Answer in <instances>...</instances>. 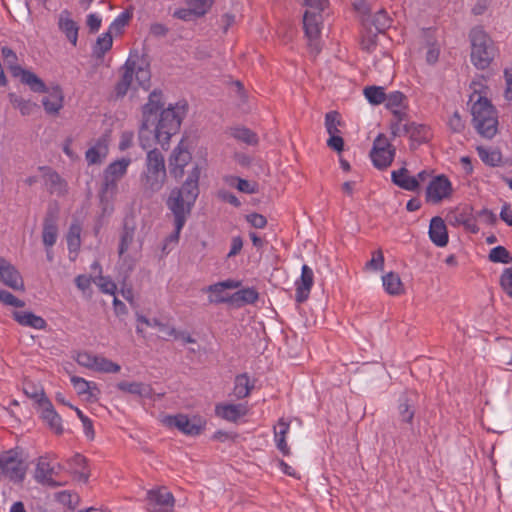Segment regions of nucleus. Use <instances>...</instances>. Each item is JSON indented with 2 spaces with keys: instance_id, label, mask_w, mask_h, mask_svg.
Segmentation results:
<instances>
[{
  "instance_id": "nucleus-1",
  "label": "nucleus",
  "mask_w": 512,
  "mask_h": 512,
  "mask_svg": "<svg viewBox=\"0 0 512 512\" xmlns=\"http://www.w3.org/2000/svg\"><path fill=\"white\" fill-rule=\"evenodd\" d=\"M200 173V167L197 164L194 165L182 186L173 188L166 200V206L173 215L175 228L168 237L169 241L179 240L180 232L192 212L200 193Z\"/></svg>"
},
{
  "instance_id": "nucleus-2",
  "label": "nucleus",
  "mask_w": 512,
  "mask_h": 512,
  "mask_svg": "<svg viewBox=\"0 0 512 512\" xmlns=\"http://www.w3.org/2000/svg\"><path fill=\"white\" fill-rule=\"evenodd\" d=\"M166 179L167 171L164 155L157 148L148 150L145 166L140 175L143 193L149 197L158 193L163 188Z\"/></svg>"
},
{
  "instance_id": "nucleus-3",
  "label": "nucleus",
  "mask_w": 512,
  "mask_h": 512,
  "mask_svg": "<svg viewBox=\"0 0 512 512\" xmlns=\"http://www.w3.org/2000/svg\"><path fill=\"white\" fill-rule=\"evenodd\" d=\"M471 45L470 59L479 70L488 68L495 58L497 48L490 35L481 26L473 27L469 32Z\"/></svg>"
},
{
  "instance_id": "nucleus-4",
  "label": "nucleus",
  "mask_w": 512,
  "mask_h": 512,
  "mask_svg": "<svg viewBox=\"0 0 512 512\" xmlns=\"http://www.w3.org/2000/svg\"><path fill=\"white\" fill-rule=\"evenodd\" d=\"M185 112L186 105L177 104L163 109L157 117L154 136L164 150L168 149L171 137L178 133Z\"/></svg>"
},
{
  "instance_id": "nucleus-5",
  "label": "nucleus",
  "mask_w": 512,
  "mask_h": 512,
  "mask_svg": "<svg viewBox=\"0 0 512 512\" xmlns=\"http://www.w3.org/2000/svg\"><path fill=\"white\" fill-rule=\"evenodd\" d=\"M495 113L493 105L486 97L479 96L471 107L475 129L488 139H491L497 132L498 121Z\"/></svg>"
},
{
  "instance_id": "nucleus-6",
  "label": "nucleus",
  "mask_w": 512,
  "mask_h": 512,
  "mask_svg": "<svg viewBox=\"0 0 512 512\" xmlns=\"http://www.w3.org/2000/svg\"><path fill=\"white\" fill-rule=\"evenodd\" d=\"M0 472L13 481H23L26 467L18 447L0 453Z\"/></svg>"
},
{
  "instance_id": "nucleus-7",
  "label": "nucleus",
  "mask_w": 512,
  "mask_h": 512,
  "mask_svg": "<svg viewBox=\"0 0 512 512\" xmlns=\"http://www.w3.org/2000/svg\"><path fill=\"white\" fill-rule=\"evenodd\" d=\"M163 422L166 426L177 428L189 436L199 435L205 427V420L200 416L190 418L184 414L168 415L164 418Z\"/></svg>"
},
{
  "instance_id": "nucleus-8",
  "label": "nucleus",
  "mask_w": 512,
  "mask_h": 512,
  "mask_svg": "<svg viewBox=\"0 0 512 512\" xmlns=\"http://www.w3.org/2000/svg\"><path fill=\"white\" fill-rule=\"evenodd\" d=\"M452 184L444 174L435 176L428 184L425 193L427 203L438 204L452 194Z\"/></svg>"
},
{
  "instance_id": "nucleus-9",
  "label": "nucleus",
  "mask_w": 512,
  "mask_h": 512,
  "mask_svg": "<svg viewBox=\"0 0 512 512\" xmlns=\"http://www.w3.org/2000/svg\"><path fill=\"white\" fill-rule=\"evenodd\" d=\"M25 393L32 398H40L38 399L39 405L43 408L42 417L48 423L49 427L55 431L56 434L60 435L63 432V427L61 424V417L54 410V407L50 400L45 397L43 390L38 394L37 392L29 393L27 389H25Z\"/></svg>"
},
{
  "instance_id": "nucleus-10",
  "label": "nucleus",
  "mask_w": 512,
  "mask_h": 512,
  "mask_svg": "<svg viewBox=\"0 0 512 512\" xmlns=\"http://www.w3.org/2000/svg\"><path fill=\"white\" fill-rule=\"evenodd\" d=\"M147 501L149 512H169L174 506V496L166 488L149 490Z\"/></svg>"
},
{
  "instance_id": "nucleus-11",
  "label": "nucleus",
  "mask_w": 512,
  "mask_h": 512,
  "mask_svg": "<svg viewBox=\"0 0 512 512\" xmlns=\"http://www.w3.org/2000/svg\"><path fill=\"white\" fill-rule=\"evenodd\" d=\"M259 298V294L253 287H247L236 291L228 296H220L216 299H211L212 303H227L236 308L243 307L248 304H254Z\"/></svg>"
},
{
  "instance_id": "nucleus-12",
  "label": "nucleus",
  "mask_w": 512,
  "mask_h": 512,
  "mask_svg": "<svg viewBox=\"0 0 512 512\" xmlns=\"http://www.w3.org/2000/svg\"><path fill=\"white\" fill-rule=\"evenodd\" d=\"M182 143L183 141L174 148L169 157V172L175 179H180L184 176V169L192 159L191 153L182 147Z\"/></svg>"
},
{
  "instance_id": "nucleus-13",
  "label": "nucleus",
  "mask_w": 512,
  "mask_h": 512,
  "mask_svg": "<svg viewBox=\"0 0 512 512\" xmlns=\"http://www.w3.org/2000/svg\"><path fill=\"white\" fill-rule=\"evenodd\" d=\"M0 281L15 291L25 289L23 278L20 272L5 258L0 256Z\"/></svg>"
},
{
  "instance_id": "nucleus-14",
  "label": "nucleus",
  "mask_w": 512,
  "mask_h": 512,
  "mask_svg": "<svg viewBox=\"0 0 512 512\" xmlns=\"http://www.w3.org/2000/svg\"><path fill=\"white\" fill-rule=\"evenodd\" d=\"M58 208L49 206L43 221L42 241L45 247H52L58 236Z\"/></svg>"
},
{
  "instance_id": "nucleus-15",
  "label": "nucleus",
  "mask_w": 512,
  "mask_h": 512,
  "mask_svg": "<svg viewBox=\"0 0 512 512\" xmlns=\"http://www.w3.org/2000/svg\"><path fill=\"white\" fill-rule=\"evenodd\" d=\"M135 69L136 60L129 57L120 68L121 77L114 87L116 98H123L127 94L133 81Z\"/></svg>"
},
{
  "instance_id": "nucleus-16",
  "label": "nucleus",
  "mask_w": 512,
  "mask_h": 512,
  "mask_svg": "<svg viewBox=\"0 0 512 512\" xmlns=\"http://www.w3.org/2000/svg\"><path fill=\"white\" fill-rule=\"evenodd\" d=\"M52 475H58V472L54 467L50 466L45 457H40L35 469V480L50 488H57L64 485V483L54 480Z\"/></svg>"
},
{
  "instance_id": "nucleus-17",
  "label": "nucleus",
  "mask_w": 512,
  "mask_h": 512,
  "mask_svg": "<svg viewBox=\"0 0 512 512\" xmlns=\"http://www.w3.org/2000/svg\"><path fill=\"white\" fill-rule=\"evenodd\" d=\"M313 283V270L308 265L304 264L301 269V276L295 283V300L297 303H303L308 299Z\"/></svg>"
},
{
  "instance_id": "nucleus-18",
  "label": "nucleus",
  "mask_w": 512,
  "mask_h": 512,
  "mask_svg": "<svg viewBox=\"0 0 512 512\" xmlns=\"http://www.w3.org/2000/svg\"><path fill=\"white\" fill-rule=\"evenodd\" d=\"M417 395L414 392H405L399 398L398 414L402 423L413 424L416 412Z\"/></svg>"
},
{
  "instance_id": "nucleus-19",
  "label": "nucleus",
  "mask_w": 512,
  "mask_h": 512,
  "mask_svg": "<svg viewBox=\"0 0 512 512\" xmlns=\"http://www.w3.org/2000/svg\"><path fill=\"white\" fill-rule=\"evenodd\" d=\"M48 96L43 97L42 105L44 110L49 115H56L63 108L64 94L63 90L59 85L47 87L45 92Z\"/></svg>"
},
{
  "instance_id": "nucleus-20",
  "label": "nucleus",
  "mask_w": 512,
  "mask_h": 512,
  "mask_svg": "<svg viewBox=\"0 0 512 512\" xmlns=\"http://www.w3.org/2000/svg\"><path fill=\"white\" fill-rule=\"evenodd\" d=\"M163 93L160 89H154L148 97V102L142 106V119H148L152 122L157 120L159 111L164 108V102L162 101Z\"/></svg>"
},
{
  "instance_id": "nucleus-21",
  "label": "nucleus",
  "mask_w": 512,
  "mask_h": 512,
  "mask_svg": "<svg viewBox=\"0 0 512 512\" xmlns=\"http://www.w3.org/2000/svg\"><path fill=\"white\" fill-rule=\"evenodd\" d=\"M13 70V77L20 78L21 83L27 85L31 91L35 93H44L47 91L46 84L35 73L23 69L22 67H14Z\"/></svg>"
},
{
  "instance_id": "nucleus-22",
  "label": "nucleus",
  "mask_w": 512,
  "mask_h": 512,
  "mask_svg": "<svg viewBox=\"0 0 512 512\" xmlns=\"http://www.w3.org/2000/svg\"><path fill=\"white\" fill-rule=\"evenodd\" d=\"M428 234L430 240L438 247H445L449 242L446 224L440 216L430 220Z\"/></svg>"
},
{
  "instance_id": "nucleus-23",
  "label": "nucleus",
  "mask_w": 512,
  "mask_h": 512,
  "mask_svg": "<svg viewBox=\"0 0 512 512\" xmlns=\"http://www.w3.org/2000/svg\"><path fill=\"white\" fill-rule=\"evenodd\" d=\"M362 24L365 29L375 28V33H384L392 24V19L385 9H380L373 15L364 16Z\"/></svg>"
},
{
  "instance_id": "nucleus-24",
  "label": "nucleus",
  "mask_w": 512,
  "mask_h": 512,
  "mask_svg": "<svg viewBox=\"0 0 512 512\" xmlns=\"http://www.w3.org/2000/svg\"><path fill=\"white\" fill-rule=\"evenodd\" d=\"M58 27L62 31L68 41L73 45H77L79 26L71 18V13L68 10H63L59 14Z\"/></svg>"
},
{
  "instance_id": "nucleus-25",
  "label": "nucleus",
  "mask_w": 512,
  "mask_h": 512,
  "mask_svg": "<svg viewBox=\"0 0 512 512\" xmlns=\"http://www.w3.org/2000/svg\"><path fill=\"white\" fill-rule=\"evenodd\" d=\"M322 24V15L319 12L306 10L303 16V28L305 35L313 42L320 35V25Z\"/></svg>"
},
{
  "instance_id": "nucleus-26",
  "label": "nucleus",
  "mask_w": 512,
  "mask_h": 512,
  "mask_svg": "<svg viewBox=\"0 0 512 512\" xmlns=\"http://www.w3.org/2000/svg\"><path fill=\"white\" fill-rule=\"evenodd\" d=\"M42 171H45L44 180L45 185L51 194H57L58 196L64 195L67 191L66 181L54 170L49 167H40Z\"/></svg>"
},
{
  "instance_id": "nucleus-27",
  "label": "nucleus",
  "mask_w": 512,
  "mask_h": 512,
  "mask_svg": "<svg viewBox=\"0 0 512 512\" xmlns=\"http://www.w3.org/2000/svg\"><path fill=\"white\" fill-rule=\"evenodd\" d=\"M403 134L409 135V138L413 143L420 145L429 140L430 129L424 124L410 122L403 125Z\"/></svg>"
},
{
  "instance_id": "nucleus-28",
  "label": "nucleus",
  "mask_w": 512,
  "mask_h": 512,
  "mask_svg": "<svg viewBox=\"0 0 512 512\" xmlns=\"http://www.w3.org/2000/svg\"><path fill=\"white\" fill-rule=\"evenodd\" d=\"M391 180L395 185L407 191H416L420 187L418 179L410 176L409 171L405 167L392 171Z\"/></svg>"
},
{
  "instance_id": "nucleus-29",
  "label": "nucleus",
  "mask_w": 512,
  "mask_h": 512,
  "mask_svg": "<svg viewBox=\"0 0 512 512\" xmlns=\"http://www.w3.org/2000/svg\"><path fill=\"white\" fill-rule=\"evenodd\" d=\"M130 163L131 160L129 158H122L110 163L104 170L103 180L112 181L118 185V181L126 174Z\"/></svg>"
},
{
  "instance_id": "nucleus-30",
  "label": "nucleus",
  "mask_w": 512,
  "mask_h": 512,
  "mask_svg": "<svg viewBox=\"0 0 512 512\" xmlns=\"http://www.w3.org/2000/svg\"><path fill=\"white\" fill-rule=\"evenodd\" d=\"M155 122L148 119H142L138 131L139 146L143 150H150L154 143H158L154 136Z\"/></svg>"
},
{
  "instance_id": "nucleus-31",
  "label": "nucleus",
  "mask_w": 512,
  "mask_h": 512,
  "mask_svg": "<svg viewBox=\"0 0 512 512\" xmlns=\"http://www.w3.org/2000/svg\"><path fill=\"white\" fill-rule=\"evenodd\" d=\"M215 413L220 418L236 422L246 414V407L243 404H218L215 407Z\"/></svg>"
},
{
  "instance_id": "nucleus-32",
  "label": "nucleus",
  "mask_w": 512,
  "mask_h": 512,
  "mask_svg": "<svg viewBox=\"0 0 512 512\" xmlns=\"http://www.w3.org/2000/svg\"><path fill=\"white\" fill-rule=\"evenodd\" d=\"M116 387L122 392L137 395L142 398H151L152 396V388L146 383L121 381L116 384Z\"/></svg>"
},
{
  "instance_id": "nucleus-33",
  "label": "nucleus",
  "mask_w": 512,
  "mask_h": 512,
  "mask_svg": "<svg viewBox=\"0 0 512 512\" xmlns=\"http://www.w3.org/2000/svg\"><path fill=\"white\" fill-rule=\"evenodd\" d=\"M118 185L114 184L112 181H104L102 183L101 189L99 191V201L102 208L103 213H107L108 211H112L111 203L113 201L114 196L117 193Z\"/></svg>"
},
{
  "instance_id": "nucleus-34",
  "label": "nucleus",
  "mask_w": 512,
  "mask_h": 512,
  "mask_svg": "<svg viewBox=\"0 0 512 512\" xmlns=\"http://www.w3.org/2000/svg\"><path fill=\"white\" fill-rule=\"evenodd\" d=\"M14 319L22 326H28L35 329H45L47 322L40 316L29 311L14 312Z\"/></svg>"
},
{
  "instance_id": "nucleus-35",
  "label": "nucleus",
  "mask_w": 512,
  "mask_h": 512,
  "mask_svg": "<svg viewBox=\"0 0 512 512\" xmlns=\"http://www.w3.org/2000/svg\"><path fill=\"white\" fill-rule=\"evenodd\" d=\"M134 76L140 87L144 90H148L150 88L151 72L149 69V63L144 60H142L140 64L136 62Z\"/></svg>"
},
{
  "instance_id": "nucleus-36",
  "label": "nucleus",
  "mask_w": 512,
  "mask_h": 512,
  "mask_svg": "<svg viewBox=\"0 0 512 512\" xmlns=\"http://www.w3.org/2000/svg\"><path fill=\"white\" fill-rule=\"evenodd\" d=\"M383 286L390 295H399L402 292V282L399 275L395 272H389L382 277Z\"/></svg>"
},
{
  "instance_id": "nucleus-37",
  "label": "nucleus",
  "mask_w": 512,
  "mask_h": 512,
  "mask_svg": "<svg viewBox=\"0 0 512 512\" xmlns=\"http://www.w3.org/2000/svg\"><path fill=\"white\" fill-rule=\"evenodd\" d=\"M231 135L236 140L241 141L247 145H257L258 136L252 130L246 127H235L231 129Z\"/></svg>"
},
{
  "instance_id": "nucleus-38",
  "label": "nucleus",
  "mask_w": 512,
  "mask_h": 512,
  "mask_svg": "<svg viewBox=\"0 0 512 512\" xmlns=\"http://www.w3.org/2000/svg\"><path fill=\"white\" fill-rule=\"evenodd\" d=\"M135 227L129 226L127 222H124L123 230L120 236V243L118 248L119 256L124 255L129 249L130 245L134 240Z\"/></svg>"
},
{
  "instance_id": "nucleus-39",
  "label": "nucleus",
  "mask_w": 512,
  "mask_h": 512,
  "mask_svg": "<svg viewBox=\"0 0 512 512\" xmlns=\"http://www.w3.org/2000/svg\"><path fill=\"white\" fill-rule=\"evenodd\" d=\"M252 389L253 385H250V380L246 373L240 374L236 377L234 394L238 399L247 397Z\"/></svg>"
},
{
  "instance_id": "nucleus-40",
  "label": "nucleus",
  "mask_w": 512,
  "mask_h": 512,
  "mask_svg": "<svg viewBox=\"0 0 512 512\" xmlns=\"http://www.w3.org/2000/svg\"><path fill=\"white\" fill-rule=\"evenodd\" d=\"M364 95L372 105H380L387 99V94L381 86H368L364 89Z\"/></svg>"
},
{
  "instance_id": "nucleus-41",
  "label": "nucleus",
  "mask_w": 512,
  "mask_h": 512,
  "mask_svg": "<svg viewBox=\"0 0 512 512\" xmlns=\"http://www.w3.org/2000/svg\"><path fill=\"white\" fill-rule=\"evenodd\" d=\"M113 45V38L111 31L103 33L101 36L97 38L96 44L93 48V53L98 58L103 57L106 52H108Z\"/></svg>"
},
{
  "instance_id": "nucleus-42",
  "label": "nucleus",
  "mask_w": 512,
  "mask_h": 512,
  "mask_svg": "<svg viewBox=\"0 0 512 512\" xmlns=\"http://www.w3.org/2000/svg\"><path fill=\"white\" fill-rule=\"evenodd\" d=\"M477 152L480 159L489 166H498L502 161L501 152L498 150H488L483 146L477 147Z\"/></svg>"
},
{
  "instance_id": "nucleus-43",
  "label": "nucleus",
  "mask_w": 512,
  "mask_h": 512,
  "mask_svg": "<svg viewBox=\"0 0 512 512\" xmlns=\"http://www.w3.org/2000/svg\"><path fill=\"white\" fill-rule=\"evenodd\" d=\"M488 260L492 263L510 264L512 255L504 246L499 245L490 250Z\"/></svg>"
},
{
  "instance_id": "nucleus-44",
  "label": "nucleus",
  "mask_w": 512,
  "mask_h": 512,
  "mask_svg": "<svg viewBox=\"0 0 512 512\" xmlns=\"http://www.w3.org/2000/svg\"><path fill=\"white\" fill-rule=\"evenodd\" d=\"M394 155H395V149H390L388 151H384L381 153L379 152L376 154H370V157L372 159L373 165L376 168L383 170L391 165V163L393 162V159H394Z\"/></svg>"
},
{
  "instance_id": "nucleus-45",
  "label": "nucleus",
  "mask_w": 512,
  "mask_h": 512,
  "mask_svg": "<svg viewBox=\"0 0 512 512\" xmlns=\"http://www.w3.org/2000/svg\"><path fill=\"white\" fill-rule=\"evenodd\" d=\"M93 370L101 373H118L121 370L119 364L102 356H97Z\"/></svg>"
},
{
  "instance_id": "nucleus-46",
  "label": "nucleus",
  "mask_w": 512,
  "mask_h": 512,
  "mask_svg": "<svg viewBox=\"0 0 512 512\" xmlns=\"http://www.w3.org/2000/svg\"><path fill=\"white\" fill-rule=\"evenodd\" d=\"M137 321L141 322V323H143V324H145L147 326L157 327L160 332H162L163 334H165L168 337L171 334L175 333V328L174 327H171V326H169L166 323H162L161 321H159L156 318L149 319V318H147V317H145L143 315H138L137 316Z\"/></svg>"
},
{
  "instance_id": "nucleus-47",
  "label": "nucleus",
  "mask_w": 512,
  "mask_h": 512,
  "mask_svg": "<svg viewBox=\"0 0 512 512\" xmlns=\"http://www.w3.org/2000/svg\"><path fill=\"white\" fill-rule=\"evenodd\" d=\"M407 98L406 96L400 92V91H394L389 94H387V99L385 100V106L387 109L393 111L397 108L406 107Z\"/></svg>"
},
{
  "instance_id": "nucleus-48",
  "label": "nucleus",
  "mask_w": 512,
  "mask_h": 512,
  "mask_svg": "<svg viewBox=\"0 0 512 512\" xmlns=\"http://www.w3.org/2000/svg\"><path fill=\"white\" fill-rule=\"evenodd\" d=\"M81 227L76 224H72L69 228L67 235V245L70 252H75L79 249L81 240H80Z\"/></svg>"
},
{
  "instance_id": "nucleus-49",
  "label": "nucleus",
  "mask_w": 512,
  "mask_h": 512,
  "mask_svg": "<svg viewBox=\"0 0 512 512\" xmlns=\"http://www.w3.org/2000/svg\"><path fill=\"white\" fill-rule=\"evenodd\" d=\"M342 124L340 114L337 111H330L325 115V127L329 135L339 134L338 126Z\"/></svg>"
},
{
  "instance_id": "nucleus-50",
  "label": "nucleus",
  "mask_w": 512,
  "mask_h": 512,
  "mask_svg": "<svg viewBox=\"0 0 512 512\" xmlns=\"http://www.w3.org/2000/svg\"><path fill=\"white\" fill-rule=\"evenodd\" d=\"M203 12L204 11H198L188 6V8H181L175 10L173 13V17L176 19L189 22L203 17Z\"/></svg>"
},
{
  "instance_id": "nucleus-51",
  "label": "nucleus",
  "mask_w": 512,
  "mask_h": 512,
  "mask_svg": "<svg viewBox=\"0 0 512 512\" xmlns=\"http://www.w3.org/2000/svg\"><path fill=\"white\" fill-rule=\"evenodd\" d=\"M473 208L465 206L463 209H456L449 215V221L453 225H463L465 221L472 215Z\"/></svg>"
},
{
  "instance_id": "nucleus-52",
  "label": "nucleus",
  "mask_w": 512,
  "mask_h": 512,
  "mask_svg": "<svg viewBox=\"0 0 512 512\" xmlns=\"http://www.w3.org/2000/svg\"><path fill=\"white\" fill-rule=\"evenodd\" d=\"M56 499L59 503L67 506L71 510H74L79 503V496L77 494L73 495L68 491L58 492Z\"/></svg>"
},
{
  "instance_id": "nucleus-53",
  "label": "nucleus",
  "mask_w": 512,
  "mask_h": 512,
  "mask_svg": "<svg viewBox=\"0 0 512 512\" xmlns=\"http://www.w3.org/2000/svg\"><path fill=\"white\" fill-rule=\"evenodd\" d=\"M499 283L503 291L512 298V268H505L503 270Z\"/></svg>"
},
{
  "instance_id": "nucleus-54",
  "label": "nucleus",
  "mask_w": 512,
  "mask_h": 512,
  "mask_svg": "<svg viewBox=\"0 0 512 512\" xmlns=\"http://www.w3.org/2000/svg\"><path fill=\"white\" fill-rule=\"evenodd\" d=\"M384 267V255L381 249L376 250L372 254L370 261L366 263L365 268L375 271H382Z\"/></svg>"
},
{
  "instance_id": "nucleus-55",
  "label": "nucleus",
  "mask_w": 512,
  "mask_h": 512,
  "mask_svg": "<svg viewBox=\"0 0 512 512\" xmlns=\"http://www.w3.org/2000/svg\"><path fill=\"white\" fill-rule=\"evenodd\" d=\"M0 302L4 305L20 308L25 306V302L18 299L7 290L0 289Z\"/></svg>"
},
{
  "instance_id": "nucleus-56",
  "label": "nucleus",
  "mask_w": 512,
  "mask_h": 512,
  "mask_svg": "<svg viewBox=\"0 0 512 512\" xmlns=\"http://www.w3.org/2000/svg\"><path fill=\"white\" fill-rule=\"evenodd\" d=\"M132 18V13L129 11H123L117 16V18L111 23L110 30L121 32L122 29L129 23Z\"/></svg>"
},
{
  "instance_id": "nucleus-57",
  "label": "nucleus",
  "mask_w": 512,
  "mask_h": 512,
  "mask_svg": "<svg viewBox=\"0 0 512 512\" xmlns=\"http://www.w3.org/2000/svg\"><path fill=\"white\" fill-rule=\"evenodd\" d=\"M390 149L395 148L389 143L388 139L383 134H379L373 142L370 154L381 153Z\"/></svg>"
},
{
  "instance_id": "nucleus-58",
  "label": "nucleus",
  "mask_w": 512,
  "mask_h": 512,
  "mask_svg": "<svg viewBox=\"0 0 512 512\" xmlns=\"http://www.w3.org/2000/svg\"><path fill=\"white\" fill-rule=\"evenodd\" d=\"M105 155V152H100L99 144L89 148L85 153L86 161L89 165L100 164L102 162V157H105Z\"/></svg>"
},
{
  "instance_id": "nucleus-59",
  "label": "nucleus",
  "mask_w": 512,
  "mask_h": 512,
  "mask_svg": "<svg viewBox=\"0 0 512 512\" xmlns=\"http://www.w3.org/2000/svg\"><path fill=\"white\" fill-rule=\"evenodd\" d=\"M2 57L4 60V63L7 65L8 69L10 70L11 74L13 75V68L14 67H20L17 62V55L16 53L9 47H3L2 48Z\"/></svg>"
},
{
  "instance_id": "nucleus-60",
  "label": "nucleus",
  "mask_w": 512,
  "mask_h": 512,
  "mask_svg": "<svg viewBox=\"0 0 512 512\" xmlns=\"http://www.w3.org/2000/svg\"><path fill=\"white\" fill-rule=\"evenodd\" d=\"M70 381L79 395H86L87 392H90V386L93 383L79 376H72Z\"/></svg>"
},
{
  "instance_id": "nucleus-61",
  "label": "nucleus",
  "mask_w": 512,
  "mask_h": 512,
  "mask_svg": "<svg viewBox=\"0 0 512 512\" xmlns=\"http://www.w3.org/2000/svg\"><path fill=\"white\" fill-rule=\"evenodd\" d=\"M367 33L362 38V49L371 52L377 45V33L373 32L372 29H366Z\"/></svg>"
},
{
  "instance_id": "nucleus-62",
  "label": "nucleus",
  "mask_w": 512,
  "mask_h": 512,
  "mask_svg": "<svg viewBox=\"0 0 512 512\" xmlns=\"http://www.w3.org/2000/svg\"><path fill=\"white\" fill-rule=\"evenodd\" d=\"M214 0H186V4L195 10L204 11L203 16H205L209 10L211 9Z\"/></svg>"
},
{
  "instance_id": "nucleus-63",
  "label": "nucleus",
  "mask_w": 512,
  "mask_h": 512,
  "mask_svg": "<svg viewBox=\"0 0 512 512\" xmlns=\"http://www.w3.org/2000/svg\"><path fill=\"white\" fill-rule=\"evenodd\" d=\"M241 285L240 281L228 279L226 281L210 285L208 291L210 292H224L225 289H235Z\"/></svg>"
},
{
  "instance_id": "nucleus-64",
  "label": "nucleus",
  "mask_w": 512,
  "mask_h": 512,
  "mask_svg": "<svg viewBox=\"0 0 512 512\" xmlns=\"http://www.w3.org/2000/svg\"><path fill=\"white\" fill-rule=\"evenodd\" d=\"M76 361L83 367L93 369L95 366V361H97V356L88 352H80L76 357Z\"/></svg>"
}]
</instances>
